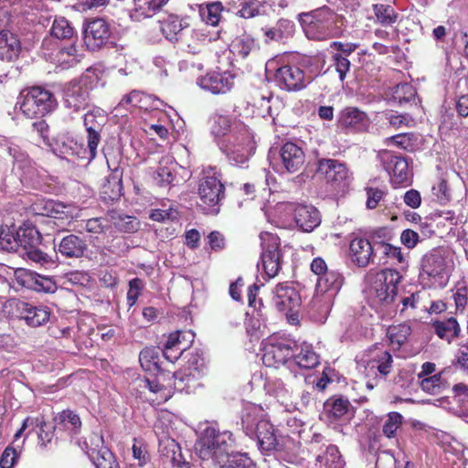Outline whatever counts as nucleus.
I'll return each instance as SVG.
<instances>
[{
	"instance_id": "nucleus-14",
	"label": "nucleus",
	"mask_w": 468,
	"mask_h": 468,
	"mask_svg": "<svg viewBox=\"0 0 468 468\" xmlns=\"http://www.w3.org/2000/svg\"><path fill=\"white\" fill-rule=\"evenodd\" d=\"M281 164L276 165L278 172L293 174L304 165L305 154L302 147L292 142H286L279 151Z\"/></svg>"
},
{
	"instance_id": "nucleus-11",
	"label": "nucleus",
	"mask_w": 468,
	"mask_h": 468,
	"mask_svg": "<svg viewBox=\"0 0 468 468\" xmlns=\"http://www.w3.org/2000/svg\"><path fill=\"white\" fill-rule=\"evenodd\" d=\"M311 271L317 276V292L335 293L342 287L344 282L342 274L338 271L329 270L322 257H316L312 261Z\"/></svg>"
},
{
	"instance_id": "nucleus-42",
	"label": "nucleus",
	"mask_w": 468,
	"mask_h": 468,
	"mask_svg": "<svg viewBox=\"0 0 468 468\" xmlns=\"http://www.w3.org/2000/svg\"><path fill=\"white\" fill-rule=\"evenodd\" d=\"M31 425L39 428L37 437L38 442L42 447H46L50 443L56 432L58 433L57 425L45 421L43 417L32 419Z\"/></svg>"
},
{
	"instance_id": "nucleus-56",
	"label": "nucleus",
	"mask_w": 468,
	"mask_h": 468,
	"mask_svg": "<svg viewBox=\"0 0 468 468\" xmlns=\"http://www.w3.org/2000/svg\"><path fill=\"white\" fill-rule=\"evenodd\" d=\"M96 468H120L114 454L110 449H102L101 454H98V460H90Z\"/></svg>"
},
{
	"instance_id": "nucleus-61",
	"label": "nucleus",
	"mask_w": 468,
	"mask_h": 468,
	"mask_svg": "<svg viewBox=\"0 0 468 468\" xmlns=\"http://www.w3.org/2000/svg\"><path fill=\"white\" fill-rule=\"evenodd\" d=\"M114 225L122 232L133 233L138 229L139 222L133 217L120 216L118 219L114 221Z\"/></svg>"
},
{
	"instance_id": "nucleus-16",
	"label": "nucleus",
	"mask_w": 468,
	"mask_h": 468,
	"mask_svg": "<svg viewBox=\"0 0 468 468\" xmlns=\"http://www.w3.org/2000/svg\"><path fill=\"white\" fill-rule=\"evenodd\" d=\"M231 437L232 433L229 431L216 432V431L213 430L203 441V448L200 450L201 457L203 459L211 458L213 462L217 463L219 453L222 455L229 453V441H231Z\"/></svg>"
},
{
	"instance_id": "nucleus-33",
	"label": "nucleus",
	"mask_w": 468,
	"mask_h": 468,
	"mask_svg": "<svg viewBox=\"0 0 468 468\" xmlns=\"http://www.w3.org/2000/svg\"><path fill=\"white\" fill-rule=\"evenodd\" d=\"M445 270V260L438 250L426 253L421 260V271L429 277H439Z\"/></svg>"
},
{
	"instance_id": "nucleus-55",
	"label": "nucleus",
	"mask_w": 468,
	"mask_h": 468,
	"mask_svg": "<svg viewBox=\"0 0 468 468\" xmlns=\"http://www.w3.org/2000/svg\"><path fill=\"white\" fill-rule=\"evenodd\" d=\"M367 195V202L366 206L368 209H374L378 205L379 202L387 196L388 190L386 187H373L367 186L365 188Z\"/></svg>"
},
{
	"instance_id": "nucleus-19",
	"label": "nucleus",
	"mask_w": 468,
	"mask_h": 468,
	"mask_svg": "<svg viewBox=\"0 0 468 468\" xmlns=\"http://www.w3.org/2000/svg\"><path fill=\"white\" fill-rule=\"evenodd\" d=\"M330 47L335 51L332 55L333 67L338 73L339 80L343 82L350 71L351 62L348 57L356 51L358 44L334 41L330 44Z\"/></svg>"
},
{
	"instance_id": "nucleus-27",
	"label": "nucleus",
	"mask_w": 468,
	"mask_h": 468,
	"mask_svg": "<svg viewBox=\"0 0 468 468\" xmlns=\"http://www.w3.org/2000/svg\"><path fill=\"white\" fill-rule=\"evenodd\" d=\"M87 250L88 244L86 239L75 234H69L63 237L58 246V252L69 259L81 258Z\"/></svg>"
},
{
	"instance_id": "nucleus-3",
	"label": "nucleus",
	"mask_w": 468,
	"mask_h": 468,
	"mask_svg": "<svg viewBox=\"0 0 468 468\" xmlns=\"http://www.w3.org/2000/svg\"><path fill=\"white\" fill-rule=\"evenodd\" d=\"M249 127L239 122L234 124L225 145L229 162L238 166L245 165L253 154L256 145Z\"/></svg>"
},
{
	"instance_id": "nucleus-53",
	"label": "nucleus",
	"mask_w": 468,
	"mask_h": 468,
	"mask_svg": "<svg viewBox=\"0 0 468 468\" xmlns=\"http://www.w3.org/2000/svg\"><path fill=\"white\" fill-rule=\"evenodd\" d=\"M373 367H376L381 376H388L393 367V357L388 351H380L377 353L372 359Z\"/></svg>"
},
{
	"instance_id": "nucleus-25",
	"label": "nucleus",
	"mask_w": 468,
	"mask_h": 468,
	"mask_svg": "<svg viewBox=\"0 0 468 468\" xmlns=\"http://www.w3.org/2000/svg\"><path fill=\"white\" fill-rule=\"evenodd\" d=\"M90 98L87 86L78 81H71L64 90V103L69 109L79 112L88 106Z\"/></svg>"
},
{
	"instance_id": "nucleus-34",
	"label": "nucleus",
	"mask_w": 468,
	"mask_h": 468,
	"mask_svg": "<svg viewBox=\"0 0 468 468\" xmlns=\"http://www.w3.org/2000/svg\"><path fill=\"white\" fill-rule=\"evenodd\" d=\"M412 333L410 323L404 322L398 324H391L387 329V337L390 346L394 350H399L405 345Z\"/></svg>"
},
{
	"instance_id": "nucleus-5",
	"label": "nucleus",
	"mask_w": 468,
	"mask_h": 468,
	"mask_svg": "<svg viewBox=\"0 0 468 468\" xmlns=\"http://www.w3.org/2000/svg\"><path fill=\"white\" fill-rule=\"evenodd\" d=\"M198 204L206 214L218 215L226 197V188L215 174H204L197 186Z\"/></svg>"
},
{
	"instance_id": "nucleus-29",
	"label": "nucleus",
	"mask_w": 468,
	"mask_h": 468,
	"mask_svg": "<svg viewBox=\"0 0 468 468\" xmlns=\"http://www.w3.org/2000/svg\"><path fill=\"white\" fill-rule=\"evenodd\" d=\"M351 408L350 401L342 396H333L324 404V411L330 421H337L347 415Z\"/></svg>"
},
{
	"instance_id": "nucleus-59",
	"label": "nucleus",
	"mask_w": 468,
	"mask_h": 468,
	"mask_svg": "<svg viewBox=\"0 0 468 468\" xmlns=\"http://www.w3.org/2000/svg\"><path fill=\"white\" fill-rule=\"evenodd\" d=\"M166 448L172 452L170 461L173 464V468H190L189 463L182 461L181 448L176 441H169Z\"/></svg>"
},
{
	"instance_id": "nucleus-20",
	"label": "nucleus",
	"mask_w": 468,
	"mask_h": 468,
	"mask_svg": "<svg viewBox=\"0 0 468 468\" xmlns=\"http://www.w3.org/2000/svg\"><path fill=\"white\" fill-rule=\"evenodd\" d=\"M350 258L358 267L365 268L374 261L376 250L368 239L354 238L349 244Z\"/></svg>"
},
{
	"instance_id": "nucleus-24",
	"label": "nucleus",
	"mask_w": 468,
	"mask_h": 468,
	"mask_svg": "<svg viewBox=\"0 0 468 468\" xmlns=\"http://www.w3.org/2000/svg\"><path fill=\"white\" fill-rule=\"evenodd\" d=\"M430 325L433 333L448 344L459 338L462 333L460 324L454 316L431 319Z\"/></svg>"
},
{
	"instance_id": "nucleus-10",
	"label": "nucleus",
	"mask_w": 468,
	"mask_h": 468,
	"mask_svg": "<svg viewBox=\"0 0 468 468\" xmlns=\"http://www.w3.org/2000/svg\"><path fill=\"white\" fill-rule=\"evenodd\" d=\"M316 174L334 188L344 186L350 176L346 164L332 158L318 159Z\"/></svg>"
},
{
	"instance_id": "nucleus-62",
	"label": "nucleus",
	"mask_w": 468,
	"mask_h": 468,
	"mask_svg": "<svg viewBox=\"0 0 468 468\" xmlns=\"http://www.w3.org/2000/svg\"><path fill=\"white\" fill-rule=\"evenodd\" d=\"M122 181L114 180L113 182L108 181V184H105L102 187V195H104V198H108L112 201L117 200L122 196Z\"/></svg>"
},
{
	"instance_id": "nucleus-46",
	"label": "nucleus",
	"mask_w": 468,
	"mask_h": 468,
	"mask_svg": "<svg viewBox=\"0 0 468 468\" xmlns=\"http://www.w3.org/2000/svg\"><path fill=\"white\" fill-rule=\"evenodd\" d=\"M102 449H109L104 445L103 437L98 433H91L85 437L83 441V450L89 456L90 460L97 459Z\"/></svg>"
},
{
	"instance_id": "nucleus-49",
	"label": "nucleus",
	"mask_w": 468,
	"mask_h": 468,
	"mask_svg": "<svg viewBox=\"0 0 468 468\" xmlns=\"http://www.w3.org/2000/svg\"><path fill=\"white\" fill-rule=\"evenodd\" d=\"M50 34L58 39H69L72 37L74 28L65 17H57L53 21Z\"/></svg>"
},
{
	"instance_id": "nucleus-58",
	"label": "nucleus",
	"mask_w": 468,
	"mask_h": 468,
	"mask_svg": "<svg viewBox=\"0 0 468 468\" xmlns=\"http://www.w3.org/2000/svg\"><path fill=\"white\" fill-rule=\"evenodd\" d=\"M255 47V41L250 36H242L233 43V48L239 56L245 58Z\"/></svg>"
},
{
	"instance_id": "nucleus-37",
	"label": "nucleus",
	"mask_w": 468,
	"mask_h": 468,
	"mask_svg": "<svg viewBox=\"0 0 468 468\" xmlns=\"http://www.w3.org/2000/svg\"><path fill=\"white\" fill-rule=\"evenodd\" d=\"M41 240L42 237L35 227L19 228L15 239L16 244L19 245L23 250L38 246Z\"/></svg>"
},
{
	"instance_id": "nucleus-43",
	"label": "nucleus",
	"mask_w": 468,
	"mask_h": 468,
	"mask_svg": "<svg viewBox=\"0 0 468 468\" xmlns=\"http://www.w3.org/2000/svg\"><path fill=\"white\" fill-rule=\"evenodd\" d=\"M403 421L404 418L399 412H388L383 419L382 434L388 439H395L398 431L402 427Z\"/></svg>"
},
{
	"instance_id": "nucleus-39",
	"label": "nucleus",
	"mask_w": 468,
	"mask_h": 468,
	"mask_svg": "<svg viewBox=\"0 0 468 468\" xmlns=\"http://www.w3.org/2000/svg\"><path fill=\"white\" fill-rule=\"evenodd\" d=\"M386 145H394L406 152L413 153L418 148V136L414 133H399L384 141Z\"/></svg>"
},
{
	"instance_id": "nucleus-4",
	"label": "nucleus",
	"mask_w": 468,
	"mask_h": 468,
	"mask_svg": "<svg viewBox=\"0 0 468 468\" xmlns=\"http://www.w3.org/2000/svg\"><path fill=\"white\" fill-rule=\"evenodd\" d=\"M401 278L400 273L395 269L388 268L378 271L368 290L372 305L378 307L393 303L398 294V285Z\"/></svg>"
},
{
	"instance_id": "nucleus-30",
	"label": "nucleus",
	"mask_w": 468,
	"mask_h": 468,
	"mask_svg": "<svg viewBox=\"0 0 468 468\" xmlns=\"http://www.w3.org/2000/svg\"><path fill=\"white\" fill-rule=\"evenodd\" d=\"M20 314L27 325L37 327L49 320L50 314L47 307L33 306L28 303H22Z\"/></svg>"
},
{
	"instance_id": "nucleus-21",
	"label": "nucleus",
	"mask_w": 468,
	"mask_h": 468,
	"mask_svg": "<svg viewBox=\"0 0 468 468\" xmlns=\"http://www.w3.org/2000/svg\"><path fill=\"white\" fill-rule=\"evenodd\" d=\"M339 125L350 132H365L368 129L370 120L367 114L356 107H346L338 117Z\"/></svg>"
},
{
	"instance_id": "nucleus-51",
	"label": "nucleus",
	"mask_w": 468,
	"mask_h": 468,
	"mask_svg": "<svg viewBox=\"0 0 468 468\" xmlns=\"http://www.w3.org/2000/svg\"><path fill=\"white\" fill-rule=\"evenodd\" d=\"M238 122H232L231 118L228 115L216 114L213 117L211 131L216 136H224L228 132L231 133L234 124Z\"/></svg>"
},
{
	"instance_id": "nucleus-47",
	"label": "nucleus",
	"mask_w": 468,
	"mask_h": 468,
	"mask_svg": "<svg viewBox=\"0 0 468 468\" xmlns=\"http://www.w3.org/2000/svg\"><path fill=\"white\" fill-rule=\"evenodd\" d=\"M419 385L420 388L428 394H440L445 386L444 380L442 378V371L432 376L419 379Z\"/></svg>"
},
{
	"instance_id": "nucleus-31",
	"label": "nucleus",
	"mask_w": 468,
	"mask_h": 468,
	"mask_svg": "<svg viewBox=\"0 0 468 468\" xmlns=\"http://www.w3.org/2000/svg\"><path fill=\"white\" fill-rule=\"evenodd\" d=\"M374 22L383 27H393L399 18V14L390 4L377 3L372 5Z\"/></svg>"
},
{
	"instance_id": "nucleus-17",
	"label": "nucleus",
	"mask_w": 468,
	"mask_h": 468,
	"mask_svg": "<svg viewBox=\"0 0 468 468\" xmlns=\"http://www.w3.org/2000/svg\"><path fill=\"white\" fill-rule=\"evenodd\" d=\"M234 75L228 71H210L198 79V85L213 94H226L234 87Z\"/></svg>"
},
{
	"instance_id": "nucleus-2",
	"label": "nucleus",
	"mask_w": 468,
	"mask_h": 468,
	"mask_svg": "<svg viewBox=\"0 0 468 468\" xmlns=\"http://www.w3.org/2000/svg\"><path fill=\"white\" fill-rule=\"evenodd\" d=\"M19 109L28 119L43 118L58 107L55 94L42 86L25 88L19 95Z\"/></svg>"
},
{
	"instance_id": "nucleus-45",
	"label": "nucleus",
	"mask_w": 468,
	"mask_h": 468,
	"mask_svg": "<svg viewBox=\"0 0 468 468\" xmlns=\"http://www.w3.org/2000/svg\"><path fill=\"white\" fill-rule=\"evenodd\" d=\"M378 251L381 253L379 262L383 261V264H387L389 261L399 265L407 264V260L401 251V248L392 245L391 242L379 248Z\"/></svg>"
},
{
	"instance_id": "nucleus-36",
	"label": "nucleus",
	"mask_w": 468,
	"mask_h": 468,
	"mask_svg": "<svg viewBox=\"0 0 468 468\" xmlns=\"http://www.w3.org/2000/svg\"><path fill=\"white\" fill-rule=\"evenodd\" d=\"M296 365L304 369H312L320 364V356L314 350L313 346L307 344H303L300 346L298 353L292 356Z\"/></svg>"
},
{
	"instance_id": "nucleus-23",
	"label": "nucleus",
	"mask_w": 468,
	"mask_h": 468,
	"mask_svg": "<svg viewBox=\"0 0 468 468\" xmlns=\"http://www.w3.org/2000/svg\"><path fill=\"white\" fill-rule=\"evenodd\" d=\"M58 432L62 440L72 439L80 432L82 422L80 416L71 410H64L54 419Z\"/></svg>"
},
{
	"instance_id": "nucleus-63",
	"label": "nucleus",
	"mask_w": 468,
	"mask_h": 468,
	"mask_svg": "<svg viewBox=\"0 0 468 468\" xmlns=\"http://www.w3.org/2000/svg\"><path fill=\"white\" fill-rule=\"evenodd\" d=\"M144 283L140 278H133L129 282V290L127 292V302L130 306L135 304L138 300L141 292L143 290Z\"/></svg>"
},
{
	"instance_id": "nucleus-35",
	"label": "nucleus",
	"mask_w": 468,
	"mask_h": 468,
	"mask_svg": "<svg viewBox=\"0 0 468 468\" xmlns=\"http://www.w3.org/2000/svg\"><path fill=\"white\" fill-rule=\"evenodd\" d=\"M221 468H251L254 463L247 453L235 452L227 453L218 456V463H216Z\"/></svg>"
},
{
	"instance_id": "nucleus-57",
	"label": "nucleus",
	"mask_w": 468,
	"mask_h": 468,
	"mask_svg": "<svg viewBox=\"0 0 468 468\" xmlns=\"http://www.w3.org/2000/svg\"><path fill=\"white\" fill-rule=\"evenodd\" d=\"M238 15L242 18H252L260 15L261 3L258 0H244L239 5Z\"/></svg>"
},
{
	"instance_id": "nucleus-22",
	"label": "nucleus",
	"mask_w": 468,
	"mask_h": 468,
	"mask_svg": "<svg viewBox=\"0 0 468 468\" xmlns=\"http://www.w3.org/2000/svg\"><path fill=\"white\" fill-rule=\"evenodd\" d=\"M296 226L304 232H311L321 223L319 210L312 205L298 204L293 209Z\"/></svg>"
},
{
	"instance_id": "nucleus-26",
	"label": "nucleus",
	"mask_w": 468,
	"mask_h": 468,
	"mask_svg": "<svg viewBox=\"0 0 468 468\" xmlns=\"http://www.w3.org/2000/svg\"><path fill=\"white\" fill-rule=\"evenodd\" d=\"M265 416L266 413L262 407L247 403L241 411V426L246 435L253 437V434L257 433L260 424L267 420Z\"/></svg>"
},
{
	"instance_id": "nucleus-52",
	"label": "nucleus",
	"mask_w": 468,
	"mask_h": 468,
	"mask_svg": "<svg viewBox=\"0 0 468 468\" xmlns=\"http://www.w3.org/2000/svg\"><path fill=\"white\" fill-rule=\"evenodd\" d=\"M416 94L417 91L411 84L400 83L395 87L392 96L394 101H396L399 105H403L414 101Z\"/></svg>"
},
{
	"instance_id": "nucleus-54",
	"label": "nucleus",
	"mask_w": 468,
	"mask_h": 468,
	"mask_svg": "<svg viewBox=\"0 0 468 468\" xmlns=\"http://www.w3.org/2000/svg\"><path fill=\"white\" fill-rule=\"evenodd\" d=\"M161 29L166 38L173 40L183 29L182 21L177 16L170 15L163 21Z\"/></svg>"
},
{
	"instance_id": "nucleus-64",
	"label": "nucleus",
	"mask_w": 468,
	"mask_h": 468,
	"mask_svg": "<svg viewBox=\"0 0 468 468\" xmlns=\"http://www.w3.org/2000/svg\"><path fill=\"white\" fill-rule=\"evenodd\" d=\"M175 175L169 166L160 165L154 179L160 186H169L175 179Z\"/></svg>"
},
{
	"instance_id": "nucleus-50",
	"label": "nucleus",
	"mask_w": 468,
	"mask_h": 468,
	"mask_svg": "<svg viewBox=\"0 0 468 468\" xmlns=\"http://www.w3.org/2000/svg\"><path fill=\"white\" fill-rule=\"evenodd\" d=\"M130 12L132 18L141 20L153 16L158 11L152 5L150 0H133V7Z\"/></svg>"
},
{
	"instance_id": "nucleus-48",
	"label": "nucleus",
	"mask_w": 468,
	"mask_h": 468,
	"mask_svg": "<svg viewBox=\"0 0 468 468\" xmlns=\"http://www.w3.org/2000/svg\"><path fill=\"white\" fill-rule=\"evenodd\" d=\"M370 242L378 253L379 248L390 243L394 239V232L388 227H381L374 229L370 233Z\"/></svg>"
},
{
	"instance_id": "nucleus-7",
	"label": "nucleus",
	"mask_w": 468,
	"mask_h": 468,
	"mask_svg": "<svg viewBox=\"0 0 468 468\" xmlns=\"http://www.w3.org/2000/svg\"><path fill=\"white\" fill-rule=\"evenodd\" d=\"M83 40L89 50L98 51L106 46L116 45V37L110 23L102 17L87 20L83 27Z\"/></svg>"
},
{
	"instance_id": "nucleus-44",
	"label": "nucleus",
	"mask_w": 468,
	"mask_h": 468,
	"mask_svg": "<svg viewBox=\"0 0 468 468\" xmlns=\"http://www.w3.org/2000/svg\"><path fill=\"white\" fill-rule=\"evenodd\" d=\"M159 348L154 346L144 347L139 355V361L144 370H158L159 365Z\"/></svg>"
},
{
	"instance_id": "nucleus-15",
	"label": "nucleus",
	"mask_w": 468,
	"mask_h": 468,
	"mask_svg": "<svg viewBox=\"0 0 468 468\" xmlns=\"http://www.w3.org/2000/svg\"><path fill=\"white\" fill-rule=\"evenodd\" d=\"M15 278L21 286L38 292L50 293L57 290V284L51 277L40 275L27 269H16Z\"/></svg>"
},
{
	"instance_id": "nucleus-60",
	"label": "nucleus",
	"mask_w": 468,
	"mask_h": 468,
	"mask_svg": "<svg viewBox=\"0 0 468 468\" xmlns=\"http://www.w3.org/2000/svg\"><path fill=\"white\" fill-rule=\"evenodd\" d=\"M224 10V6L221 2H213L207 5V16L206 21L211 26L218 25L221 19V14Z\"/></svg>"
},
{
	"instance_id": "nucleus-41",
	"label": "nucleus",
	"mask_w": 468,
	"mask_h": 468,
	"mask_svg": "<svg viewBox=\"0 0 468 468\" xmlns=\"http://www.w3.org/2000/svg\"><path fill=\"white\" fill-rule=\"evenodd\" d=\"M84 126L87 132V144H90V148L98 145L101 142V123L97 121V117L93 112H87L84 115Z\"/></svg>"
},
{
	"instance_id": "nucleus-32",
	"label": "nucleus",
	"mask_w": 468,
	"mask_h": 468,
	"mask_svg": "<svg viewBox=\"0 0 468 468\" xmlns=\"http://www.w3.org/2000/svg\"><path fill=\"white\" fill-rule=\"evenodd\" d=\"M253 437L258 439V444L261 450L265 452L277 450L279 443L275 430L268 420L260 424V428L257 429V433L253 434Z\"/></svg>"
},
{
	"instance_id": "nucleus-8",
	"label": "nucleus",
	"mask_w": 468,
	"mask_h": 468,
	"mask_svg": "<svg viewBox=\"0 0 468 468\" xmlns=\"http://www.w3.org/2000/svg\"><path fill=\"white\" fill-rule=\"evenodd\" d=\"M261 265L266 276L274 278L281 270L282 251L280 238L272 233L266 232L261 235Z\"/></svg>"
},
{
	"instance_id": "nucleus-13",
	"label": "nucleus",
	"mask_w": 468,
	"mask_h": 468,
	"mask_svg": "<svg viewBox=\"0 0 468 468\" xmlns=\"http://www.w3.org/2000/svg\"><path fill=\"white\" fill-rule=\"evenodd\" d=\"M293 356L290 344L283 341L270 339L262 347V363L268 367L278 368L286 364Z\"/></svg>"
},
{
	"instance_id": "nucleus-1",
	"label": "nucleus",
	"mask_w": 468,
	"mask_h": 468,
	"mask_svg": "<svg viewBox=\"0 0 468 468\" xmlns=\"http://www.w3.org/2000/svg\"><path fill=\"white\" fill-rule=\"evenodd\" d=\"M303 15L310 18L305 27L309 39L323 41L342 36L346 19L330 7L324 5Z\"/></svg>"
},
{
	"instance_id": "nucleus-38",
	"label": "nucleus",
	"mask_w": 468,
	"mask_h": 468,
	"mask_svg": "<svg viewBox=\"0 0 468 468\" xmlns=\"http://www.w3.org/2000/svg\"><path fill=\"white\" fill-rule=\"evenodd\" d=\"M195 335L191 331H176L171 333L164 344L166 349H177L186 352L194 341Z\"/></svg>"
},
{
	"instance_id": "nucleus-28",
	"label": "nucleus",
	"mask_w": 468,
	"mask_h": 468,
	"mask_svg": "<svg viewBox=\"0 0 468 468\" xmlns=\"http://www.w3.org/2000/svg\"><path fill=\"white\" fill-rule=\"evenodd\" d=\"M21 52L19 38L10 31L0 30V59L12 62L18 58Z\"/></svg>"
},
{
	"instance_id": "nucleus-9",
	"label": "nucleus",
	"mask_w": 468,
	"mask_h": 468,
	"mask_svg": "<svg viewBox=\"0 0 468 468\" xmlns=\"http://www.w3.org/2000/svg\"><path fill=\"white\" fill-rule=\"evenodd\" d=\"M274 79L277 86L288 92L303 90L313 80L312 76L297 65H283L280 67L275 72Z\"/></svg>"
},
{
	"instance_id": "nucleus-6",
	"label": "nucleus",
	"mask_w": 468,
	"mask_h": 468,
	"mask_svg": "<svg viewBox=\"0 0 468 468\" xmlns=\"http://www.w3.org/2000/svg\"><path fill=\"white\" fill-rule=\"evenodd\" d=\"M272 301L277 310L285 314L290 324H300L299 311L302 305V298L292 282L278 283L273 290Z\"/></svg>"
},
{
	"instance_id": "nucleus-12",
	"label": "nucleus",
	"mask_w": 468,
	"mask_h": 468,
	"mask_svg": "<svg viewBox=\"0 0 468 468\" xmlns=\"http://www.w3.org/2000/svg\"><path fill=\"white\" fill-rule=\"evenodd\" d=\"M379 158L384 169L390 176L392 184L399 186L410 181V171L406 157L397 155L388 150H383L379 153Z\"/></svg>"
},
{
	"instance_id": "nucleus-18",
	"label": "nucleus",
	"mask_w": 468,
	"mask_h": 468,
	"mask_svg": "<svg viewBox=\"0 0 468 468\" xmlns=\"http://www.w3.org/2000/svg\"><path fill=\"white\" fill-rule=\"evenodd\" d=\"M55 151L65 157H73L88 163L94 160L97 156V147L90 148L87 144L85 147L82 143H78L72 137H66L60 143H56Z\"/></svg>"
},
{
	"instance_id": "nucleus-40",
	"label": "nucleus",
	"mask_w": 468,
	"mask_h": 468,
	"mask_svg": "<svg viewBox=\"0 0 468 468\" xmlns=\"http://www.w3.org/2000/svg\"><path fill=\"white\" fill-rule=\"evenodd\" d=\"M316 462L324 468H344L346 465L338 447L333 444L327 446L325 452L317 456Z\"/></svg>"
}]
</instances>
